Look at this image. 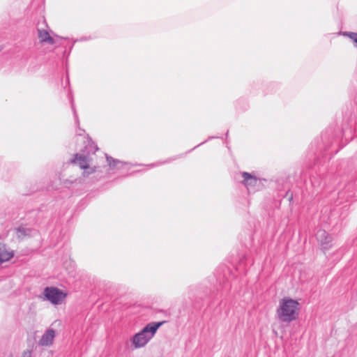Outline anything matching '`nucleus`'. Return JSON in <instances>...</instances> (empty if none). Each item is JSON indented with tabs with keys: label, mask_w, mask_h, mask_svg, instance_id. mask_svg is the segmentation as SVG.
Returning <instances> with one entry per match:
<instances>
[{
	"label": "nucleus",
	"mask_w": 357,
	"mask_h": 357,
	"mask_svg": "<svg viewBox=\"0 0 357 357\" xmlns=\"http://www.w3.org/2000/svg\"><path fill=\"white\" fill-rule=\"evenodd\" d=\"M84 130H81V129H79V131L77 132V135H82V132H83Z\"/></svg>",
	"instance_id": "obj_14"
},
{
	"label": "nucleus",
	"mask_w": 357,
	"mask_h": 357,
	"mask_svg": "<svg viewBox=\"0 0 357 357\" xmlns=\"http://www.w3.org/2000/svg\"><path fill=\"white\" fill-rule=\"evenodd\" d=\"M106 158H107V161L109 165L110 166V167L114 168V167H117L119 168V167H120V166H119V165H121V167L123 166L127 165V164L123 163L122 162H121L119 160H116L110 156L107 155Z\"/></svg>",
	"instance_id": "obj_10"
},
{
	"label": "nucleus",
	"mask_w": 357,
	"mask_h": 357,
	"mask_svg": "<svg viewBox=\"0 0 357 357\" xmlns=\"http://www.w3.org/2000/svg\"><path fill=\"white\" fill-rule=\"evenodd\" d=\"M72 162H77L80 168L84 169L89 167L87 157L77 153L75 155V158L72 160Z\"/></svg>",
	"instance_id": "obj_9"
},
{
	"label": "nucleus",
	"mask_w": 357,
	"mask_h": 357,
	"mask_svg": "<svg viewBox=\"0 0 357 357\" xmlns=\"http://www.w3.org/2000/svg\"><path fill=\"white\" fill-rule=\"evenodd\" d=\"M299 312V303L291 298L284 297L279 301L276 317L281 323L290 324L298 319Z\"/></svg>",
	"instance_id": "obj_1"
},
{
	"label": "nucleus",
	"mask_w": 357,
	"mask_h": 357,
	"mask_svg": "<svg viewBox=\"0 0 357 357\" xmlns=\"http://www.w3.org/2000/svg\"><path fill=\"white\" fill-rule=\"evenodd\" d=\"M45 299L53 305H60L66 297V294L54 287H47L44 289Z\"/></svg>",
	"instance_id": "obj_3"
},
{
	"label": "nucleus",
	"mask_w": 357,
	"mask_h": 357,
	"mask_svg": "<svg viewBox=\"0 0 357 357\" xmlns=\"http://www.w3.org/2000/svg\"><path fill=\"white\" fill-rule=\"evenodd\" d=\"M322 250H328L332 247V237L325 230H319L316 234Z\"/></svg>",
	"instance_id": "obj_5"
},
{
	"label": "nucleus",
	"mask_w": 357,
	"mask_h": 357,
	"mask_svg": "<svg viewBox=\"0 0 357 357\" xmlns=\"http://www.w3.org/2000/svg\"><path fill=\"white\" fill-rule=\"evenodd\" d=\"M23 357H31V352L29 350L24 351Z\"/></svg>",
	"instance_id": "obj_13"
},
{
	"label": "nucleus",
	"mask_w": 357,
	"mask_h": 357,
	"mask_svg": "<svg viewBox=\"0 0 357 357\" xmlns=\"http://www.w3.org/2000/svg\"><path fill=\"white\" fill-rule=\"evenodd\" d=\"M55 337V331L52 328L47 329L38 341V344L42 347H50L53 344Z\"/></svg>",
	"instance_id": "obj_6"
},
{
	"label": "nucleus",
	"mask_w": 357,
	"mask_h": 357,
	"mask_svg": "<svg viewBox=\"0 0 357 357\" xmlns=\"http://www.w3.org/2000/svg\"><path fill=\"white\" fill-rule=\"evenodd\" d=\"M163 323L164 321L151 322L146 325L140 331L135 334L130 339L132 349H137L144 347L154 337L158 329Z\"/></svg>",
	"instance_id": "obj_2"
},
{
	"label": "nucleus",
	"mask_w": 357,
	"mask_h": 357,
	"mask_svg": "<svg viewBox=\"0 0 357 357\" xmlns=\"http://www.w3.org/2000/svg\"><path fill=\"white\" fill-rule=\"evenodd\" d=\"M70 103H71V108H72V110H73V114H74L75 123L77 124V126H79V120L77 112H76V109H75V104H74V102H73V99L72 98H70Z\"/></svg>",
	"instance_id": "obj_11"
},
{
	"label": "nucleus",
	"mask_w": 357,
	"mask_h": 357,
	"mask_svg": "<svg viewBox=\"0 0 357 357\" xmlns=\"http://www.w3.org/2000/svg\"><path fill=\"white\" fill-rule=\"evenodd\" d=\"M38 33L40 43H47L50 45H53L54 43V38L50 36L47 31L44 29H38Z\"/></svg>",
	"instance_id": "obj_8"
},
{
	"label": "nucleus",
	"mask_w": 357,
	"mask_h": 357,
	"mask_svg": "<svg viewBox=\"0 0 357 357\" xmlns=\"http://www.w3.org/2000/svg\"><path fill=\"white\" fill-rule=\"evenodd\" d=\"M241 174L243 178V183L249 192H255L258 190L256 187L259 185L261 182L256 176L248 172H243Z\"/></svg>",
	"instance_id": "obj_4"
},
{
	"label": "nucleus",
	"mask_w": 357,
	"mask_h": 357,
	"mask_svg": "<svg viewBox=\"0 0 357 357\" xmlns=\"http://www.w3.org/2000/svg\"><path fill=\"white\" fill-rule=\"evenodd\" d=\"M344 35L348 36L351 40L354 42V45L357 47V33L354 32H349V33H344Z\"/></svg>",
	"instance_id": "obj_12"
},
{
	"label": "nucleus",
	"mask_w": 357,
	"mask_h": 357,
	"mask_svg": "<svg viewBox=\"0 0 357 357\" xmlns=\"http://www.w3.org/2000/svg\"><path fill=\"white\" fill-rule=\"evenodd\" d=\"M13 256V251L8 250L5 244L0 243V266L11 259Z\"/></svg>",
	"instance_id": "obj_7"
}]
</instances>
